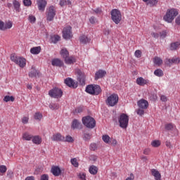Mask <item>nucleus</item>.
<instances>
[{
  "instance_id": "f257e3e1",
  "label": "nucleus",
  "mask_w": 180,
  "mask_h": 180,
  "mask_svg": "<svg viewBox=\"0 0 180 180\" xmlns=\"http://www.w3.org/2000/svg\"><path fill=\"white\" fill-rule=\"evenodd\" d=\"M176 16H178V11L175 8H172L167 11L166 15L163 17V19L168 23H172V21Z\"/></svg>"
},
{
  "instance_id": "f03ea898",
  "label": "nucleus",
  "mask_w": 180,
  "mask_h": 180,
  "mask_svg": "<svg viewBox=\"0 0 180 180\" xmlns=\"http://www.w3.org/2000/svg\"><path fill=\"white\" fill-rule=\"evenodd\" d=\"M86 92L90 95H99L102 92V89L98 84H89L86 87Z\"/></svg>"
},
{
  "instance_id": "7ed1b4c3",
  "label": "nucleus",
  "mask_w": 180,
  "mask_h": 180,
  "mask_svg": "<svg viewBox=\"0 0 180 180\" xmlns=\"http://www.w3.org/2000/svg\"><path fill=\"white\" fill-rule=\"evenodd\" d=\"M82 123L87 129H94L96 126V121L95 119L89 115L82 118Z\"/></svg>"
},
{
  "instance_id": "20e7f679",
  "label": "nucleus",
  "mask_w": 180,
  "mask_h": 180,
  "mask_svg": "<svg viewBox=\"0 0 180 180\" xmlns=\"http://www.w3.org/2000/svg\"><path fill=\"white\" fill-rule=\"evenodd\" d=\"M118 123L121 129H127V126H129V115L122 113L120 117H118Z\"/></svg>"
},
{
  "instance_id": "39448f33",
  "label": "nucleus",
  "mask_w": 180,
  "mask_h": 180,
  "mask_svg": "<svg viewBox=\"0 0 180 180\" xmlns=\"http://www.w3.org/2000/svg\"><path fill=\"white\" fill-rule=\"evenodd\" d=\"M111 19L115 25H119L122 22V13L118 9H112L110 12Z\"/></svg>"
},
{
  "instance_id": "423d86ee",
  "label": "nucleus",
  "mask_w": 180,
  "mask_h": 180,
  "mask_svg": "<svg viewBox=\"0 0 180 180\" xmlns=\"http://www.w3.org/2000/svg\"><path fill=\"white\" fill-rule=\"evenodd\" d=\"M119 102V96H117V94H112L110 96H109L106 101H105V103L106 105H108V106H115V105H117Z\"/></svg>"
},
{
  "instance_id": "0eeeda50",
  "label": "nucleus",
  "mask_w": 180,
  "mask_h": 180,
  "mask_svg": "<svg viewBox=\"0 0 180 180\" xmlns=\"http://www.w3.org/2000/svg\"><path fill=\"white\" fill-rule=\"evenodd\" d=\"M49 95L51 98L58 99V98L63 96V90L60 88L55 87L49 91Z\"/></svg>"
},
{
  "instance_id": "6e6552de",
  "label": "nucleus",
  "mask_w": 180,
  "mask_h": 180,
  "mask_svg": "<svg viewBox=\"0 0 180 180\" xmlns=\"http://www.w3.org/2000/svg\"><path fill=\"white\" fill-rule=\"evenodd\" d=\"M72 27L71 26H68L63 28V37L65 40H70V39H72Z\"/></svg>"
},
{
  "instance_id": "1a4fd4ad",
  "label": "nucleus",
  "mask_w": 180,
  "mask_h": 180,
  "mask_svg": "<svg viewBox=\"0 0 180 180\" xmlns=\"http://www.w3.org/2000/svg\"><path fill=\"white\" fill-rule=\"evenodd\" d=\"M56 16V7L53 6H51L46 14V20L48 22H51L54 20V17Z\"/></svg>"
},
{
  "instance_id": "9d476101",
  "label": "nucleus",
  "mask_w": 180,
  "mask_h": 180,
  "mask_svg": "<svg viewBox=\"0 0 180 180\" xmlns=\"http://www.w3.org/2000/svg\"><path fill=\"white\" fill-rule=\"evenodd\" d=\"M77 81L79 82V84L82 85V86H84L85 85V73L82 72L81 70H77Z\"/></svg>"
},
{
  "instance_id": "9b49d317",
  "label": "nucleus",
  "mask_w": 180,
  "mask_h": 180,
  "mask_svg": "<svg viewBox=\"0 0 180 180\" xmlns=\"http://www.w3.org/2000/svg\"><path fill=\"white\" fill-rule=\"evenodd\" d=\"M37 5L39 12H44L46 6H47V1L46 0H37Z\"/></svg>"
},
{
  "instance_id": "f8f14e48",
  "label": "nucleus",
  "mask_w": 180,
  "mask_h": 180,
  "mask_svg": "<svg viewBox=\"0 0 180 180\" xmlns=\"http://www.w3.org/2000/svg\"><path fill=\"white\" fill-rule=\"evenodd\" d=\"M64 82L68 86H69V88L75 89L78 86V83H75L71 77L66 78Z\"/></svg>"
},
{
  "instance_id": "ddd939ff",
  "label": "nucleus",
  "mask_w": 180,
  "mask_h": 180,
  "mask_svg": "<svg viewBox=\"0 0 180 180\" xmlns=\"http://www.w3.org/2000/svg\"><path fill=\"white\" fill-rule=\"evenodd\" d=\"M51 172L54 176H60V174L63 172V169H60V167L58 166H52Z\"/></svg>"
},
{
  "instance_id": "4468645a",
  "label": "nucleus",
  "mask_w": 180,
  "mask_h": 180,
  "mask_svg": "<svg viewBox=\"0 0 180 180\" xmlns=\"http://www.w3.org/2000/svg\"><path fill=\"white\" fill-rule=\"evenodd\" d=\"M137 105L141 109H147V108H148V101H147V100L141 99L137 102Z\"/></svg>"
},
{
  "instance_id": "2eb2a0df",
  "label": "nucleus",
  "mask_w": 180,
  "mask_h": 180,
  "mask_svg": "<svg viewBox=\"0 0 180 180\" xmlns=\"http://www.w3.org/2000/svg\"><path fill=\"white\" fill-rule=\"evenodd\" d=\"M71 128L73 129V130H75V129H82V124L79 122V121L77 119L73 120L71 125Z\"/></svg>"
},
{
  "instance_id": "dca6fc26",
  "label": "nucleus",
  "mask_w": 180,
  "mask_h": 180,
  "mask_svg": "<svg viewBox=\"0 0 180 180\" xmlns=\"http://www.w3.org/2000/svg\"><path fill=\"white\" fill-rule=\"evenodd\" d=\"M179 58H173L172 59H167L165 64L171 67L173 64H179Z\"/></svg>"
},
{
  "instance_id": "f3484780",
  "label": "nucleus",
  "mask_w": 180,
  "mask_h": 180,
  "mask_svg": "<svg viewBox=\"0 0 180 180\" xmlns=\"http://www.w3.org/2000/svg\"><path fill=\"white\" fill-rule=\"evenodd\" d=\"M51 140L53 141H64V136H63L61 134L57 133L56 134L53 135Z\"/></svg>"
},
{
  "instance_id": "a211bd4d",
  "label": "nucleus",
  "mask_w": 180,
  "mask_h": 180,
  "mask_svg": "<svg viewBox=\"0 0 180 180\" xmlns=\"http://www.w3.org/2000/svg\"><path fill=\"white\" fill-rule=\"evenodd\" d=\"M106 75V71L100 70L98 72H96L95 74V79L96 81L99 79V78H103Z\"/></svg>"
},
{
  "instance_id": "6ab92c4d",
  "label": "nucleus",
  "mask_w": 180,
  "mask_h": 180,
  "mask_svg": "<svg viewBox=\"0 0 180 180\" xmlns=\"http://www.w3.org/2000/svg\"><path fill=\"white\" fill-rule=\"evenodd\" d=\"M136 84L140 85V86H144V85H147L148 84V80L143 77H139L136 79Z\"/></svg>"
},
{
  "instance_id": "aec40b11",
  "label": "nucleus",
  "mask_w": 180,
  "mask_h": 180,
  "mask_svg": "<svg viewBox=\"0 0 180 180\" xmlns=\"http://www.w3.org/2000/svg\"><path fill=\"white\" fill-rule=\"evenodd\" d=\"M151 174L153 175V176L155 177V180H161V174L160 173V172H158V170L155 169H152Z\"/></svg>"
},
{
  "instance_id": "412c9836",
  "label": "nucleus",
  "mask_w": 180,
  "mask_h": 180,
  "mask_svg": "<svg viewBox=\"0 0 180 180\" xmlns=\"http://www.w3.org/2000/svg\"><path fill=\"white\" fill-rule=\"evenodd\" d=\"M17 61L15 64L21 68H23L26 65V59L25 58L19 57Z\"/></svg>"
},
{
  "instance_id": "4be33fe9",
  "label": "nucleus",
  "mask_w": 180,
  "mask_h": 180,
  "mask_svg": "<svg viewBox=\"0 0 180 180\" xmlns=\"http://www.w3.org/2000/svg\"><path fill=\"white\" fill-rule=\"evenodd\" d=\"M79 41L82 43V44H86L91 42V38H88L86 35H82L79 37Z\"/></svg>"
},
{
  "instance_id": "5701e85b",
  "label": "nucleus",
  "mask_w": 180,
  "mask_h": 180,
  "mask_svg": "<svg viewBox=\"0 0 180 180\" xmlns=\"http://www.w3.org/2000/svg\"><path fill=\"white\" fill-rule=\"evenodd\" d=\"M51 64L54 67H62L63 63L61 60H60L58 58H55V59L52 60Z\"/></svg>"
},
{
  "instance_id": "b1692460",
  "label": "nucleus",
  "mask_w": 180,
  "mask_h": 180,
  "mask_svg": "<svg viewBox=\"0 0 180 180\" xmlns=\"http://www.w3.org/2000/svg\"><path fill=\"white\" fill-rule=\"evenodd\" d=\"M37 76H39V72H37L34 68H32V70L29 73V77H30V78H36Z\"/></svg>"
},
{
  "instance_id": "393cba45",
  "label": "nucleus",
  "mask_w": 180,
  "mask_h": 180,
  "mask_svg": "<svg viewBox=\"0 0 180 180\" xmlns=\"http://www.w3.org/2000/svg\"><path fill=\"white\" fill-rule=\"evenodd\" d=\"M179 46H180V42L179 41L173 42L170 44V50L172 51H174L175 50H178V49H179Z\"/></svg>"
},
{
  "instance_id": "a878e982",
  "label": "nucleus",
  "mask_w": 180,
  "mask_h": 180,
  "mask_svg": "<svg viewBox=\"0 0 180 180\" xmlns=\"http://www.w3.org/2000/svg\"><path fill=\"white\" fill-rule=\"evenodd\" d=\"M41 51V46H35L30 49L31 54H39Z\"/></svg>"
},
{
  "instance_id": "bb28decb",
  "label": "nucleus",
  "mask_w": 180,
  "mask_h": 180,
  "mask_svg": "<svg viewBox=\"0 0 180 180\" xmlns=\"http://www.w3.org/2000/svg\"><path fill=\"white\" fill-rule=\"evenodd\" d=\"M89 171L91 175H96L98 174V167L95 165L90 166Z\"/></svg>"
},
{
  "instance_id": "cd10ccee",
  "label": "nucleus",
  "mask_w": 180,
  "mask_h": 180,
  "mask_svg": "<svg viewBox=\"0 0 180 180\" xmlns=\"http://www.w3.org/2000/svg\"><path fill=\"white\" fill-rule=\"evenodd\" d=\"M77 60H75V58L70 56V57H66L65 58V64H74Z\"/></svg>"
},
{
  "instance_id": "c85d7f7f",
  "label": "nucleus",
  "mask_w": 180,
  "mask_h": 180,
  "mask_svg": "<svg viewBox=\"0 0 180 180\" xmlns=\"http://www.w3.org/2000/svg\"><path fill=\"white\" fill-rule=\"evenodd\" d=\"M13 5L16 12H20V3H19V1L17 0H13Z\"/></svg>"
},
{
  "instance_id": "c756f323",
  "label": "nucleus",
  "mask_w": 180,
  "mask_h": 180,
  "mask_svg": "<svg viewBox=\"0 0 180 180\" xmlns=\"http://www.w3.org/2000/svg\"><path fill=\"white\" fill-rule=\"evenodd\" d=\"M153 63H154V64H155V65H158V67H160V65H161V64H162V60H161V58H160L158 56H155L153 58Z\"/></svg>"
},
{
  "instance_id": "7c9ffc66",
  "label": "nucleus",
  "mask_w": 180,
  "mask_h": 180,
  "mask_svg": "<svg viewBox=\"0 0 180 180\" xmlns=\"http://www.w3.org/2000/svg\"><path fill=\"white\" fill-rule=\"evenodd\" d=\"M60 39H61V37L58 35H52L51 36V43H57L58 41H60Z\"/></svg>"
},
{
  "instance_id": "2f4dec72",
  "label": "nucleus",
  "mask_w": 180,
  "mask_h": 180,
  "mask_svg": "<svg viewBox=\"0 0 180 180\" xmlns=\"http://www.w3.org/2000/svg\"><path fill=\"white\" fill-rule=\"evenodd\" d=\"M60 55L63 56V58H67L69 57L70 53L67 50V49H63L60 51Z\"/></svg>"
},
{
  "instance_id": "473e14b6",
  "label": "nucleus",
  "mask_w": 180,
  "mask_h": 180,
  "mask_svg": "<svg viewBox=\"0 0 180 180\" xmlns=\"http://www.w3.org/2000/svg\"><path fill=\"white\" fill-rule=\"evenodd\" d=\"M3 101L4 102H14L15 97H13V96H5Z\"/></svg>"
},
{
  "instance_id": "72a5a7b5",
  "label": "nucleus",
  "mask_w": 180,
  "mask_h": 180,
  "mask_svg": "<svg viewBox=\"0 0 180 180\" xmlns=\"http://www.w3.org/2000/svg\"><path fill=\"white\" fill-rule=\"evenodd\" d=\"M32 142L34 144H40V143H41V139H40L39 136H34L32 137Z\"/></svg>"
},
{
  "instance_id": "f704fd0d",
  "label": "nucleus",
  "mask_w": 180,
  "mask_h": 180,
  "mask_svg": "<svg viewBox=\"0 0 180 180\" xmlns=\"http://www.w3.org/2000/svg\"><path fill=\"white\" fill-rule=\"evenodd\" d=\"M157 4H158V0H149L146 5H149L150 8H153V6H157Z\"/></svg>"
},
{
  "instance_id": "c9c22d12",
  "label": "nucleus",
  "mask_w": 180,
  "mask_h": 180,
  "mask_svg": "<svg viewBox=\"0 0 180 180\" xmlns=\"http://www.w3.org/2000/svg\"><path fill=\"white\" fill-rule=\"evenodd\" d=\"M58 108V103H51V104H49V109H51V110H57Z\"/></svg>"
},
{
  "instance_id": "e433bc0d",
  "label": "nucleus",
  "mask_w": 180,
  "mask_h": 180,
  "mask_svg": "<svg viewBox=\"0 0 180 180\" xmlns=\"http://www.w3.org/2000/svg\"><path fill=\"white\" fill-rule=\"evenodd\" d=\"M22 139L24 140H27V141H30L33 139V136L29 134L28 133H25L22 136Z\"/></svg>"
},
{
  "instance_id": "4c0bfd02",
  "label": "nucleus",
  "mask_w": 180,
  "mask_h": 180,
  "mask_svg": "<svg viewBox=\"0 0 180 180\" xmlns=\"http://www.w3.org/2000/svg\"><path fill=\"white\" fill-rule=\"evenodd\" d=\"M154 74L156 77H162L164 75V72L161 69H157L154 71Z\"/></svg>"
},
{
  "instance_id": "58836bf2",
  "label": "nucleus",
  "mask_w": 180,
  "mask_h": 180,
  "mask_svg": "<svg viewBox=\"0 0 180 180\" xmlns=\"http://www.w3.org/2000/svg\"><path fill=\"white\" fill-rule=\"evenodd\" d=\"M66 141L67 143H74V139L71 136L67 135L65 138L64 137V141Z\"/></svg>"
},
{
  "instance_id": "ea45409f",
  "label": "nucleus",
  "mask_w": 180,
  "mask_h": 180,
  "mask_svg": "<svg viewBox=\"0 0 180 180\" xmlns=\"http://www.w3.org/2000/svg\"><path fill=\"white\" fill-rule=\"evenodd\" d=\"M19 59V57L16 56L15 53H12L11 55V61H13L16 64L18 63V60Z\"/></svg>"
},
{
  "instance_id": "a19ab883",
  "label": "nucleus",
  "mask_w": 180,
  "mask_h": 180,
  "mask_svg": "<svg viewBox=\"0 0 180 180\" xmlns=\"http://www.w3.org/2000/svg\"><path fill=\"white\" fill-rule=\"evenodd\" d=\"M102 139L104 141V143H106V144H109L110 141V137L108 135H103L102 136Z\"/></svg>"
},
{
  "instance_id": "79ce46f5",
  "label": "nucleus",
  "mask_w": 180,
  "mask_h": 180,
  "mask_svg": "<svg viewBox=\"0 0 180 180\" xmlns=\"http://www.w3.org/2000/svg\"><path fill=\"white\" fill-rule=\"evenodd\" d=\"M13 26L12 22L8 21L6 24H4V30H6L8 29H11Z\"/></svg>"
},
{
  "instance_id": "37998d69",
  "label": "nucleus",
  "mask_w": 180,
  "mask_h": 180,
  "mask_svg": "<svg viewBox=\"0 0 180 180\" xmlns=\"http://www.w3.org/2000/svg\"><path fill=\"white\" fill-rule=\"evenodd\" d=\"M151 146L153 147H160V146H161V142H160V141H153L151 143Z\"/></svg>"
},
{
  "instance_id": "c03bdc74",
  "label": "nucleus",
  "mask_w": 180,
  "mask_h": 180,
  "mask_svg": "<svg viewBox=\"0 0 180 180\" xmlns=\"http://www.w3.org/2000/svg\"><path fill=\"white\" fill-rule=\"evenodd\" d=\"M90 150H91V151H95L96 150H98V145H96V143H95L90 144Z\"/></svg>"
},
{
  "instance_id": "a18cd8bd",
  "label": "nucleus",
  "mask_w": 180,
  "mask_h": 180,
  "mask_svg": "<svg viewBox=\"0 0 180 180\" xmlns=\"http://www.w3.org/2000/svg\"><path fill=\"white\" fill-rule=\"evenodd\" d=\"M24 6H32V0H23Z\"/></svg>"
},
{
  "instance_id": "49530a36",
  "label": "nucleus",
  "mask_w": 180,
  "mask_h": 180,
  "mask_svg": "<svg viewBox=\"0 0 180 180\" xmlns=\"http://www.w3.org/2000/svg\"><path fill=\"white\" fill-rule=\"evenodd\" d=\"M165 129L166 130H172V129H174V124H172V123L167 124L165 126Z\"/></svg>"
},
{
  "instance_id": "de8ad7c7",
  "label": "nucleus",
  "mask_w": 180,
  "mask_h": 180,
  "mask_svg": "<svg viewBox=\"0 0 180 180\" xmlns=\"http://www.w3.org/2000/svg\"><path fill=\"white\" fill-rule=\"evenodd\" d=\"M34 117L35 120H40V119H41L42 117L41 113L36 112L35 115H34Z\"/></svg>"
},
{
  "instance_id": "09e8293b",
  "label": "nucleus",
  "mask_w": 180,
  "mask_h": 180,
  "mask_svg": "<svg viewBox=\"0 0 180 180\" xmlns=\"http://www.w3.org/2000/svg\"><path fill=\"white\" fill-rule=\"evenodd\" d=\"M8 168H6V166L5 165H1L0 166V172L1 174H5V172H6Z\"/></svg>"
},
{
  "instance_id": "8fccbe9b",
  "label": "nucleus",
  "mask_w": 180,
  "mask_h": 180,
  "mask_svg": "<svg viewBox=\"0 0 180 180\" xmlns=\"http://www.w3.org/2000/svg\"><path fill=\"white\" fill-rule=\"evenodd\" d=\"M136 113H137V115H139V116H143V115H144V109H143V108L137 109Z\"/></svg>"
},
{
  "instance_id": "3c124183",
  "label": "nucleus",
  "mask_w": 180,
  "mask_h": 180,
  "mask_svg": "<svg viewBox=\"0 0 180 180\" xmlns=\"http://www.w3.org/2000/svg\"><path fill=\"white\" fill-rule=\"evenodd\" d=\"M84 140L85 141H88V140H91V134L89 133H85L84 134Z\"/></svg>"
},
{
  "instance_id": "603ef678",
  "label": "nucleus",
  "mask_w": 180,
  "mask_h": 180,
  "mask_svg": "<svg viewBox=\"0 0 180 180\" xmlns=\"http://www.w3.org/2000/svg\"><path fill=\"white\" fill-rule=\"evenodd\" d=\"M70 162L74 165V167H78V162H77V158L71 159Z\"/></svg>"
},
{
  "instance_id": "864d4df0",
  "label": "nucleus",
  "mask_w": 180,
  "mask_h": 180,
  "mask_svg": "<svg viewBox=\"0 0 180 180\" xmlns=\"http://www.w3.org/2000/svg\"><path fill=\"white\" fill-rule=\"evenodd\" d=\"M89 22L91 25H95V23H96V18L94 16H91L89 18Z\"/></svg>"
},
{
  "instance_id": "5fc2aeb1",
  "label": "nucleus",
  "mask_w": 180,
  "mask_h": 180,
  "mask_svg": "<svg viewBox=\"0 0 180 180\" xmlns=\"http://www.w3.org/2000/svg\"><path fill=\"white\" fill-rule=\"evenodd\" d=\"M135 57H136L137 58H140V57H141V51L140 50H136L135 51Z\"/></svg>"
},
{
  "instance_id": "6e6d98bb",
  "label": "nucleus",
  "mask_w": 180,
  "mask_h": 180,
  "mask_svg": "<svg viewBox=\"0 0 180 180\" xmlns=\"http://www.w3.org/2000/svg\"><path fill=\"white\" fill-rule=\"evenodd\" d=\"M92 11H93V12H95L96 13V15H98L99 13H102V8H97L94 10L93 9Z\"/></svg>"
},
{
  "instance_id": "4d7b16f0",
  "label": "nucleus",
  "mask_w": 180,
  "mask_h": 180,
  "mask_svg": "<svg viewBox=\"0 0 180 180\" xmlns=\"http://www.w3.org/2000/svg\"><path fill=\"white\" fill-rule=\"evenodd\" d=\"M29 20L31 22V23H34L36 22V17L34 15H30Z\"/></svg>"
},
{
  "instance_id": "13d9d810",
  "label": "nucleus",
  "mask_w": 180,
  "mask_h": 180,
  "mask_svg": "<svg viewBox=\"0 0 180 180\" xmlns=\"http://www.w3.org/2000/svg\"><path fill=\"white\" fill-rule=\"evenodd\" d=\"M0 30L5 31V22L2 20H0Z\"/></svg>"
},
{
  "instance_id": "bf43d9fd",
  "label": "nucleus",
  "mask_w": 180,
  "mask_h": 180,
  "mask_svg": "<svg viewBox=\"0 0 180 180\" xmlns=\"http://www.w3.org/2000/svg\"><path fill=\"white\" fill-rule=\"evenodd\" d=\"M78 176H79V179H81V180H86V179H85V177H86L85 173H80V174H79Z\"/></svg>"
},
{
  "instance_id": "052dcab7",
  "label": "nucleus",
  "mask_w": 180,
  "mask_h": 180,
  "mask_svg": "<svg viewBox=\"0 0 180 180\" xmlns=\"http://www.w3.org/2000/svg\"><path fill=\"white\" fill-rule=\"evenodd\" d=\"M160 37H162V39H165V37H167V31H162L161 32H160Z\"/></svg>"
},
{
  "instance_id": "680f3d73",
  "label": "nucleus",
  "mask_w": 180,
  "mask_h": 180,
  "mask_svg": "<svg viewBox=\"0 0 180 180\" xmlns=\"http://www.w3.org/2000/svg\"><path fill=\"white\" fill-rule=\"evenodd\" d=\"M22 122L24 124L29 123V117H22Z\"/></svg>"
},
{
  "instance_id": "e2e57ef3",
  "label": "nucleus",
  "mask_w": 180,
  "mask_h": 180,
  "mask_svg": "<svg viewBox=\"0 0 180 180\" xmlns=\"http://www.w3.org/2000/svg\"><path fill=\"white\" fill-rule=\"evenodd\" d=\"M83 110L82 108L79 107L75 110L74 113H82Z\"/></svg>"
},
{
  "instance_id": "0e129e2a",
  "label": "nucleus",
  "mask_w": 180,
  "mask_h": 180,
  "mask_svg": "<svg viewBox=\"0 0 180 180\" xmlns=\"http://www.w3.org/2000/svg\"><path fill=\"white\" fill-rule=\"evenodd\" d=\"M40 180H49V175L48 174H42L41 176Z\"/></svg>"
},
{
  "instance_id": "69168bd1",
  "label": "nucleus",
  "mask_w": 180,
  "mask_h": 180,
  "mask_svg": "<svg viewBox=\"0 0 180 180\" xmlns=\"http://www.w3.org/2000/svg\"><path fill=\"white\" fill-rule=\"evenodd\" d=\"M160 101H162V102H167V101H168V98H167V96H161Z\"/></svg>"
},
{
  "instance_id": "338daca9",
  "label": "nucleus",
  "mask_w": 180,
  "mask_h": 180,
  "mask_svg": "<svg viewBox=\"0 0 180 180\" xmlns=\"http://www.w3.org/2000/svg\"><path fill=\"white\" fill-rule=\"evenodd\" d=\"M103 33L105 36H109V34L110 33V30H109L108 29H105L103 30Z\"/></svg>"
},
{
  "instance_id": "774afa93",
  "label": "nucleus",
  "mask_w": 180,
  "mask_h": 180,
  "mask_svg": "<svg viewBox=\"0 0 180 180\" xmlns=\"http://www.w3.org/2000/svg\"><path fill=\"white\" fill-rule=\"evenodd\" d=\"M175 22H176V25H178V26H180V15H179V16L176 18Z\"/></svg>"
}]
</instances>
